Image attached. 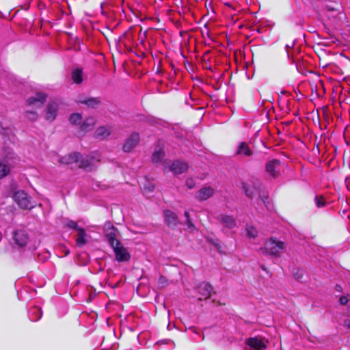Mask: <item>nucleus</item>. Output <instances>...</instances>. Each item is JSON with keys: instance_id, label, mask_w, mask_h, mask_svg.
Instances as JSON below:
<instances>
[{"instance_id": "obj_1", "label": "nucleus", "mask_w": 350, "mask_h": 350, "mask_svg": "<svg viewBox=\"0 0 350 350\" xmlns=\"http://www.w3.org/2000/svg\"><path fill=\"white\" fill-rule=\"evenodd\" d=\"M285 248V243L282 241H278L276 238H270L265 243L264 247L260 250L264 254H269L272 256H280L281 252Z\"/></svg>"}, {"instance_id": "obj_2", "label": "nucleus", "mask_w": 350, "mask_h": 350, "mask_svg": "<svg viewBox=\"0 0 350 350\" xmlns=\"http://www.w3.org/2000/svg\"><path fill=\"white\" fill-rule=\"evenodd\" d=\"M13 200L21 209H32L35 205L31 202V198L23 190H17L13 194Z\"/></svg>"}, {"instance_id": "obj_3", "label": "nucleus", "mask_w": 350, "mask_h": 350, "mask_svg": "<svg viewBox=\"0 0 350 350\" xmlns=\"http://www.w3.org/2000/svg\"><path fill=\"white\" fill-rule=\"evenodd\" d=\"M104 237L111 247H113L117 242H120L116 238L118 229L109 221H106L103 226Z\"/></svg>"}, {"instance_id": "obj_4", "label": "nucleus", "mask_w": 350, "mask_h": 350, "mask_svg": "<svg viewBox=\"0 0 350 350\" xmlns=\"http://www.w3.org/2000/svg\"><path fill=\"white\" fill-rule=\"evenodd\" d=\"M280 165L281 161L277 159L268 161L265 163V172L270 178L276 179L280 176Z\"/></svg>"}, {"instance_id": "obj_5", "label": "nucleus", "mask_w": 350, "mask_h": 350, "mask_svg": "<svg viewBox=\"0 0 350 350\" xmlns=\"http://www.w3.org/2000/svg\"><path fill=\"white\" fill-rule=\"evenodd\" d=\"M113 248L115 258L118 262L129 261L131 259V255L127 250L122 245L121 242H117Z\"/></svg>"}, {"instance_id": "obj_6", "label": "nucleus", "mask_w": 350, "mask_h": 350, "mask_svg": "<svg viewBox=\"0 0 350 350\" xmlns=\"http://www.w3.org/2000/svg\"><path fill=\"white\" fill-rule=\"evenodd\" d=\"M140 137L138 133L133 132L125 140L122 150L125 152H130L139 142Z\"/></svg>"}, {"instance_id": "obj_7", "label": "nucleus", "mask_w": 350, "mask_h": 350, "mask_svg": "<svg viewBox=\"0 0 350 350\" xmlns=\"http://www.w3.org/2000/svg\"><path fill=\"white\" fill-rule=\"evenodd\" d=\"M13 240L18 247H24L28 242L29 237L25 230H15L13 232Z\"/></svg>"}, {"instance_id": "obj_8", "label": "nucleus", "mask_w": 350, "mask_h": 350, "mask_svg": "<svg viewBox=\"0 0 350 350\" xmlns=\"http://www.w3.org/2000/svg\"><path fill=\"white\" fill-rule=\"evenodd\" d=\"M163 216L165 222L169 228L174 229L177 226L178 218L174 212L170 210H165L163 211Z\"/></svg>"}, {"instance_id": "obj_9", "label": "nucleus", "mask_w": 350, "mask_h": 350, "mask_svg": "<svg viewBox=\"0 0 350 350\" xmlns=\"http://www.w3.org/2000/svg\"><path fill=\"white\" fill-rule=\"evenodd\" d=\"M196 289L198 293L201 295V297H199V300L207 299L211 297L213 291V286L211 284L203 282L198 284Z\"/></svg>"}, {"instance_id": "obj_10", "label": "nucleus", "mask_w": 350, "mask_h": 350, "mask_svg": "<svg viewBox=\"0 0 350 350\" xmlns=\"http://www.w3.org/2000/svg\"><path fill=\"white\" fill-rule=\"evenodd\" d=\"M47 95L43 92H37L34 96H31L27 100L28 105H34L36 107H41L45 103Z\"/></svg>"}, {"instance_id": "obj_11", "label": "nucleus", "mask_w": 350, "mask_h": 350, "mask_svg": "<svg viewBox=\"0 0 350 350\" xmlns=\"http://www.w3.org/2000/svg\"><path fill=\"white\" fill-rule=\"evenodd\" d=\"M77 102L86 105L88 108L94 109L100 105L101 99L99 97H83L79 98Z\"/></svg>"}, {"instance_id": "obj_12", "label": "nucleus", "mask_w": 350, "mask_h": 350, "mask_svg": "<svg viewBox=\"0 0 350 350\" xmlns=\"http://www.w3.org/2000/svg\"><path fill=\"white\" fill-rule=\"evenodd\" d=\"M188 164L179 160L174 161L170 166V170L174 174H180L188 170Z\"/></svg>"}, {"instance_id": "obj_13", "label": "nucleus", "mask_w": 350, "mask_h": 350, "mask_svg": "<svg viewBox=\"0 0 350 350\" xmlns=\"http://www.w3.org/2000/svg\"><path fill=\"white\" fill-rule=\"evenodd\" d=\"M253 153L254 152L250 148L248 144L245 142H241L239 144L235 152L236 155H241L246 157H252Z\"/></svg>"}, {"instance_id": "obj_14", "label": "nucleus", "mask_w": 350, "mask_h": 350, "mask_svg": "<svg viewBox=\"0 0 350 350\" xmlns=\"http://www.w3.org/2000/svg\"><path fill=\"white\" fill-rule=\"evenodd\" d=\"M246 345L251 348L261 350L267 348L263 340L258 337H250L246 340Z\"/></svg>"}, {"instance_id": "obj_15", "label": "nucleus", "mask_w": 350, "mask_h": 350, "mask_svg": "<svg viewBox=\"0 0 350 350\" xmlns=\"http://www.w3.org/2000/svg\"><path fill=\"white\" fill-rule=\"evenodd\" d=\"M213 194V188H212L211 187H204L198 191L196 194V198L199 201H204L210 198Z\"/></svg>"}, {"instance_id": "obj_16", "label": "nucleus", "mask_w": 350, "mask_h": 350, "mask_svg": "<svg viewBox=\"0 0 350 350\" xmlns=\"http://www.w3.org/2000/svg\"><path fill=\"white\" fill-rule=\"evenodd\" d=\"M57 110V104L54 101L49 102L46 109V119L49 121H53L56 118Z\"/></svg>"}, {"instance_id": "obj_17", "label": "nucleus", "mask_w": 350, "mask_h": 350, "mask_svg": "<svg viewBox=\"0 0 350 350\" xmlns=\"http://www.w3.org/2000/svg\"><path fill=\"white\" fill-rule=\"evenodd\" d=\"M81 157L79 152H75L68 155H65L59 159V163L64 165H69L73 163H77Z\"/></svg>"}, {"instance_id": "obj_18", "label": "nucleus", "mask_w": 350, "mask_h": 350, "mask_svg": "<svg viewBox=\"0 0 350 350\" xmlns=\"http://www.w3.org/2000/svg\"><path fill=\"white\" fill-rule=\"evenodd\" d=\"M96 123V120L94 117H88L85 119V120L80 125V130L86 133L90 130H92Z\"/></svg>"}, {"instance_id": "obj_19", "label": "nucleus", "mask_w": 350, "mask_h": 350, "mask_svg": "<svg viewBox=\"0 0 350 350\" xmlns=\"http://www.w3.org/2000/svg\"><path fill=\"white\" fill-rule=\"evenodd\" d=\"M217 219L228 228L232 229L236 226V221L232 216L221 214L218 216Z\"/></svg>"}, {"instance_id": "obj_20", "label": "nucleus", "mask_w": 350, "mask_h": 350, "mask_svg": "<svg viewBox=\"0 0 350 350\" xmlns=\"http://www.w3.org/2000/svg\"><path fill=\"white\" fill-rule=\"evenodd\" d=\"M110 135L111 131L109 128L105 126H99L94 132V137L100 139H107Z\"/></svg>"}, {"instance_id": "obj_21", "label": "nucleus", "mask_w": 350, "mask_h": 350, "mask_svg": "<svg viewBox=\"0 0 350 350\" xmlns=\"http://www.w3.org/2000/svg\"><path fill=\"white\" fill-rule=\"evenodd\" d=\"M78 233L76 237V243L79 247H82L87 243L86 232L84 228H81L77 230Z\"/></svg>"}, {"instance_id": "obj_22", "label": "nucleus", "mask_w": 350, "mask_h": 350, "mask_svg": "<svg viewBox=\"0 0 350 350\" xmlns=\"http://www.w3.org/2000/svg\"><path fill=\"white\" fill-rule=\"evenodd\" d=\"M94 159V157L92 156H88L87 157L83 158L81 155V157L79 158V161H78L79 163V167L81 169H86L88 167L91 166L92 165V161Z\"/></svg>"}, {"instance_id": "obj_23", "label": "nucleus", "mask_w": 350, "mask_h": 350, "mask_svg": "<svg viewBox=\"0 0 350 350\" xmlns=\"http://www.w3.org/2000/svg\"><path fill=\"white\" fill-rule=\"evenodd\" d=\"M72 79L76 84H80L83 81V72L81 69L76 68L72 72Z\"/></svg>"}, {"instance_id": "obj_24", "label": "nucleus", "mask_w": 350, "mask_h": 350, "mask_svg": "<svg viewBox=\"0 0 350 350\" xmlns=\"http://www.w3.org/2000/svg\"><path fill=\"white\" fill-rule=\"evenodd\" d=\"M165 157V152L163 149L160 148L155 150L152 156V161L154 163L160 162L162 159Z\"/></svg>"}, {"instance_id": "obj_25", "label": "nucleus", "mask_w": 350, "mask_h": 350, "mask_svg": "<svg viewBox=\"0 0 350 350\" xmlns=\"http://www.w3.org/2000/svg\"><path fill=\"white\" fill-rule=\"evenodd\" d=\"M315 205L319 208H323L326 206L328 204V202L326 201L325 197L323 195H317L314 197V199Z\"/></svg>"}, {"instance_id": "obj_26", "label": "nucleus", "mask_w": 350, "mask_h": 350, "mask_svg": "<svg viewBox=\"0 0 350 350\" xmlns=\"http://www.w3.org/2000/svg\"><path fill=\"white\" fill-rule=\"evenodd\" d=\"M258 192V196H259V198L262 201V202L264 203L265 206H267V204H269V195H268V193L263 190V189H261L260 188H256L254 187Z\"/></svg>"}, {"instance_id": "obj_27", "label": "nucleus", "mask_w": 350, "mask_h": 350, "mask_svg": "<svg viewBox=\"0 0 350 350\" xmlns=\"http://www.w3.org/2000/svg\"><path fill=\"white\" fill-rule=\"evenodd\" d=\"M82 120V115L79 113H72L70 116L69 121L72 124L77 125L81 123Z\"/></svg>"}, {"instance_id": "obj_28", "label": "nucleus", "mask_w": 350, "mask_h": 350, "mask_svg": "<svg viewBox=\"0 0 350 350\" xmlns=\"http://www.w3.org/2000/svg\"><path fill=\"white\" fill-rule=\"evenodd\" d=\"M242 189H243L245 194L250 198V199H253L254 196V191L250 189V187L248 184L245 183H242Z\"/></svg>"}, {"instance_id": "obj_29", "label": "nucleus", "mask_w": 350, "mask_h": 350, "mask_svg": "<svg viewBox=\"0 0 350 350\" xmlns=\"http://www.w3.org/2000/svg\"><path fill=\"white\" fill-rule=\"evenodd\" d=\"M10 170V167L8 165L0 163V179L8 176Z\"/></svg>"}, {"instance_id": "obj_30", "label": "nucleus", "mask_w": 350, "mask_h": 350, "mask_svg": "<svg viewBox=\"0 0 350 350\" xmlns=\"http://www.w3.org/2000/svg\"><path fill=\"white\" fill-rule=\"evenodd\" d=\"M294 278L298 282H302L304 278L303 271L300 269H295L293 271Z\"/></svg>"}, {"instance_id": "obj_31", "label": "nucleus", "mask_w": 350, "mask_h": 350, "mask_svg": "<svg viewBox=\"0 0 350 350\" xmlns=\"http://www.w3.org/2000/svg\"><path fill=\"white\" fill-rule=\"evenodd\" d=\"M25 117L30 121L34 122L38 118V114L35 111H27L25 112Z\"/></svg>"}, {"instance_id": "obj_32", "label": "nucleus", "mask_w": 350, "mask_h": 350, "mask_svg": "<svg viewBox=\"0 0 350 350\" xmlns=\"http://www.w3.org/2000/svg\"><path fill=\"white\" fill-rule=\"evenodd\" d=\"M65 226L76 230H78L79 228H81V227L78 226V224L76 221L71 219H68L66 221V222L65 223Z\"/></svg>"}, {"instance_id": "obj_33", "label": "nucleus", "mask_w": 350, "mask_h": 350, "mask_svg": "<svg viewBox=\"0 0 350 350\" xmlns=\"http://www.w3.org/2000/svg\"><path fill=\"white\" fill-rule=\"evenodd\" d=\"M247 234L250 238H255L257 237V230L253 226H250L247 228Z\"/></svg>"}, {"instance_id": "obj_34", "label": "nucleus", "mask_w": 350, "mask_h": 350, "mask_svg": "<svg viewBox=\"0 0 350 350\" xmlns=\"http://www.w3.org/2000/svg\"><path fill=\"white\" fill-rule=\"evenodd\" d=\"M141 187L145 191H147L148 193L150 192H152L154 191V185H153L151 183H148V185H146V183L142 185L141 186Z\"/></svg>"}, {"instance_id": "obj_35", "label": "nucleus", "mask_w": 350, "mask_h": 350, "mask_svg": "<svg viewBox=\"0 0 350 350\" xmlns=\"http://www.w3.org/2000/svg\"><path fill=\"white\" fill-rule=\"evenodd\" d=\"M185 225L187 226V228L189 232H193L196 230V226L191 221V219H186Z\"/></svg>"}, {"instance_id": "obj_36", "label": "nucleus", "mask_w": 350, "mask_h": 350, "mask_svg": "<svg viewBox=\"0 0 350 350\" xmlns=\"http://www.w3.org/2000/svg\"><path fill=\"white\" fill-rule=\"evenodd\" d=\"M107 40L109 42V38L111 37L112 30L108 27L106 28L105 32H102Z\"/></svg>"}, {"instance_id": "obj_37", "label": "nucleus", "mask_w": 350, "mask_h": 350, "mask_svg": "<svg viewBox=\"0 0 350 350\" xmlns=\"http://www.w3.org/2000/svg\"><path fill=\"white\" fill-rule=\"evenodd\" d=\"M186 185L189 189H193L195 187V182L192 178H188L186 180Z\"/></svg>"}, {"instance_id": "obj_38", "label": "nucleus", "mask_w": 350, "mask_h": 350, "mask_svg": "<svg viewBox=\"0 0 350 350\" xmlns=\"http://www.w3.org/2000/svg\"><path fill=\"white\" fill-rule=\"evenodd\" d=\"M122 38L129 40L131 38L129 31H125L118 39V42H121Z\"/></svg>"}, {"instance_id": "obj_39", "label": "nucleus", "mask_w": 350, "mask_h": 350, "mask_svg": "<svg viewBox=\"0 0 350 350\" xmlns=\"http://www.w3.org/2000/svg\"><path fill=\"white\" fill-rule=\"evenodd\" d=\"M349 301V299L347 296H342L340 297L339 302L341 305L345 306Z\"/></svg>"}, {"instance_id": "obj_40", "label": "nucleus", "mask_w": 350, "mask_h": 350, "mask_svg": "<svg viewBox=\"0 0 350 350\" xmlns=\"http://www.w3.org/2000/svg\"><path fill=\"white\" fill-rule=\"evenodd\" d=\"M336 7L334 6L332 4H329L326 5L327 10L329 11H336L338 10L339 5L338 4H336Z\"/></svg>"}, {"instance_id": "obj_41", "label": "nucleus", "mask_w": 350, "mask_h": 350, "mask_svg": "<svg viewBox=\"0 0 350 350\" xmlns=\"http://www.w3.org/2000/svg\"><path fill=\"white\" fill-rule=\"evenodd\" d=\"M344 326L350 329V319H347L344 321Z\"/></svg>"}, {"instance_id": "obj_42", "label": "nucleus", "mask_w": 350, "mask_h": 350, "mask_svg": "<svg viewBox=\"0 0 350 350\" xmlns=\"http://www.w3.org/2000/svg\"><path fill=\"white\" fill-rule=\"evenodd\" d=\"M146 32H147L146 31H145L144 32V38H142V39L140 40V43H141L142 45H144V44H145V38H146Z\"/></svg>"}, {"instance_id": "obj_43", "label": "nucleus", "mask_w": 350, "mask_h": 350, "mask_svg": "<svg viewBox=\"0 0 350 350\" xmlns=\"http://www.w3.org/2000/svg\"><path fill=\"white\" fill-rule=\"evenodd\" d=\"M206 241H207L208 243H211L212 245H213L214 246H215V244H217V243H218L215 242V241H213V239H211V238H208H208H206Z\"/></svg>"}, {"instance_id": "obj_44", "label": "nucleus", "mask_w": 350, "mask_h": 350, "mask_svg": "<svg viewBox=\"0 0 350 350\" xmlns=\"http://www.w3.org/2000/svg\"><path fill=\"white\" fill-rule=\"evenodd\" d=\"M215 247L217 248V251L221 253V246L219 243L215 244Z\"/></svg>"}, {"instance_id": "obj_45", "label": "nucleus", "mask_w": 350, "mask_h": 350, "mask_svg": "<svg viewBox=\"0 0 350 350\" xmlns=\"http://www.w3.org/2000/svg\"><path fill=\"white\" fill-rule=\"evenodd\" d=\"M184 215L186 217V219H190V215H189V213L187 211H185V213H184Z\"/></svg>"}, {"instance_id": "obj_46", "label": "nucleus", "mask_w": 350, "mask_h": 350, "mask_svg": "<svg viewBox=\"0 0 350 350\" xmlns=\"http://www.w3.org/2000/svg\"><path fill=\"white\" fill-rule=\"evenodd\" d=\"M122 43H123V44H124V46H125V48H126V49L128 50V51L131 52V51H133V50H132V49H131V47H128V46H126V43H124V42H122Z\"/></svg>"}, {"instance_id": "obj_47", "label": "nucleus", "mask_w": 350, "mask_h": 350, "mask_svg": "<svg viewBox=\"0 0 350 350\" xmlns=\"http://www.w3.org/2000/svg\"><path fill=\"white\" fill-rule=\"evenodd\" d=\"M336 291H340L342 290V287L340 285H336Z\"/></svg>"}, {"instance_id": "obj_48", "label": "nucleus", "mask_w": 350, "mask_h": 350, "mask_svg": "<svg viewBox=\"0 0 350 350\" xmlns=\"http://www.w3.org/2000/svg\"><path fill=\"white\" fill-rule=\"evenodd\" d=\"M314 150H317L318 152H319V145H317L316 148H315V147H314L313 151H314Z\"/></svg>"}, {"instance_id": "obj_49", "label": "nucleus", "mask_w": 350, "mask_h": 350, "mask_svg": "<svg viewBox=\"0 0 350 350\" xmlns=\"http://www.w3.org/2000/svg\"><path fill=\"white\" fill-rule=\"evenodd\" d=\"M314 150H317L318 152H319V145H317L316 148H315V147H314L313 151H314Z\"/></svg>"}, {"instance_id": "obj_50", "label": "nucleus", "mask_w": 350, "mask_h": 350, "mask_svg": "<svg viewBox=\"0 0 350 350\" xmlns=\"http://www.w3.org/2000/svg\"><path fill=\"white\" fill-rule=\"evenodd\" d=\"M314 150H317L318 152H319V145H317L316 148H315V147H314L313 151H314Z\"/></svg>"}, {"instance_id": "obj_51", "label": "nucleus", "mask_w": 350, "mask_h": 350, "mask_svg": "<svg viewBox=\"0 0 350 350\" xmlns=\"http://www.w3.org/2000/svg\"><path fill=\"white\" fill-rule=\"evenodd\" d=\"M139 56H140L141 57L144 58V57H145L146 54H145L144 52H142Z\"/></svg>"}, {"instance_id": "obj_52", "label": "nucleus", "mask_w": 350, "mask_h": 350, "mask_svg": "<svg viewBox=\"0 0 350 350\" xmlns=\"http://www.w3.org/2000/svg\"><path fill=\"white\" fill-rule=\"evenodd\" d=\"M260 268L264 270V271H266V268L264 267V266H260Z\"/></svg>"}, {"instance_id": "obj_53", "label": "nucleus", "mask_w": 350, "mask_h": 350, "mask_svg": "<svg viewBox=\"0 0 350 350\" xmlns=\"http://www.w3.org/2000/svg\"><path fill=\"white\" fill-rule=\"evenodd\" d=\"M68 254H69V251H67V252H66V255H68Z\"/></svg>"}]
</instances>
